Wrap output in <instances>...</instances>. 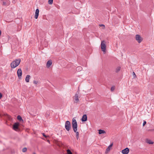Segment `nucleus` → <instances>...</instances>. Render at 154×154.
<instances>
[{
    "label": "nucleus",
    "instance_id": "c85d7f7f",
    "mask_svg": "<svg viewBox=\"0 0 154 154\" xmlns=\"http://www.w3.org/2000/svg\"><path fill=\"white\" fill-rule=\"evenodd\" d=\"M100 26H102L103 27V29H104L105 28V26L104 25H103V24H101L100 25Z\"/></svg>",
    "mask_w": 154,
    "mask_h": 154
},
{
    "label": "nucleus",
    "instance_id": "9b49d317",
    "mask_svg": "<svg viewBox=\"0 0 154 154\" xmlns=\"http://www.w3.org/2000/svg\"><path fill=\"white\" fill-rule=\"evenodd\" d=\"M39 10L38 9H37L35 11V19H37L39 15Z\"/></svg>",
    "mask_w": 154,
    "mask_h": 154
},
{
    "label": "nucleus",
    "instance_id": "20e7f679",
    "mask_svg": "<svg viewBox=\"0 0 154 154\" xmlns=\"http://www.w3.org/2000/svg\"><path fill=\"white\" fill-rule=\"evenodd\" d=\"M65 127L67 131H69L71 128V125L70 122L69 121H66L65 122Z\"/></svg>",
    "mask_w": 154,
    "mask_h": 154
},
{
    "label": "nucleus",
    "instance_id": "39448f33",
    "mask_svg": "<svg viewBox=\"0 0 154 154\" xmlns=\"http://www.w3.org/2000/svg\"><path fill=\"white\" fill-rule=\"evenodd\" d=\"M135 38L136 41L139 43H140L143 40V38L139 35H136Z\"/></svg>",
    "mask_w": 154,
    "mask_h": 154
},
{
    "label": "nucleus",
    "instance_id": "f3484780",
    "mask_svg": "<svg viewBox=\"0 0 154 154\" xmlns=\"http://www.w3.org/2000/svg\"><path fill=\"white\" fill-rule=\"evenodd\" d=\"M105 133H106V132L104 130H99V134H105Z\"/></svg>",
    "mask_w": 154,
    "mask_h": 154
},
{
    "label": "nucleus",
    "instance_id": "2eb2a0df",
    "mask_svg": "<svg viewBox=\"0 0 154 154\" xmlns=\"http://www.w3.org/2000/svg\"><path fill=\"white\" fill-rule=\"evenodd\" d=\"M30 78V76L29 75H27L26 77L25 80L27 82H29V79Z\"/></svg>",
    "mask_w": 154,
    "mask_h": 154
},
{
    "label": "nucleus",
    "instance_id": "cd10ccee",
    "mask_svg": "<svg viewBox=\"0 0 154 154\" xmlns=\"http://www.w3.org/2000/svg\"><path fill=\"white\" fill-rule=\"evenodd\" d=\"M146 121H144L143 123V126H144L146 124Z\"/></svg>",
    "mask_w": 154,
    "mask_h": 154
},
{
    "label": "nucleus",
    "instance_id": "72a5a7b5",
    "mask_svg": "<svg viewBox=\"0 0 154 154\" xmlns=\"http://www.w3.org/2000/svg\"><path fill=\"white\" fill-rule=\"evenodd\" d=\"M33 154H36L35 153H34Z\"/></svg>",
    "mask_w": 154,
    "mask_h": 154
},
{
    "label": "nucleus",
    "instance_id": "f8f14e48",
    "mask_svg": "<svg viewBox=\"0 0 154 154\" xmlns=\"http://www.w3.org/2000/svg\"><path fill=\"white\" fill-rule=\"evenodd\" d=\"M2 3L3 5H10V2L9 0H7L5 1H3Z\"/></svg>",
    "mask_w": 154,
    "mask_h": 154
},
{
    "label": "nucleus",
    "instance_id": "2f4dec72",
    "mask_svg": "<svg viewBox=\"0 0 154 154\" xmlns=\"http://www.w3.org/2000/svg\"><path fill=\"white\" fill-rule=\"evenodd\" d=\"M1 30H0V36L1 35Z\"/></svg>",
    "mask_w": 154,
    "mask_h": 154
},
{
    "label": "nucleus",
    "instance_id": "b1692460",
    "mask_svg": "<svg viewBox=\"0 0 154 154\" xmlns=\"http://www.w3.org/2000/svg\"><path fill=\"white\" fill-rule=\"evenodd\" d=\"M115 89V87L114 86H112L111 88V91H113Z\"/></svg>",
    "mask_w": 154,
    "mask_h": 154
},
{
    "label": "nucleus",
    "instance_id": "4468645a",
    "mask_svg": "<svg viewBox=\"0 0 154 154\" xmlns=\"http://www.w3.org/2000/svg\"><path fill=\"white\" fill-rule=\"evenodd\" d=\"M113 144L112 143L110 144L106 149L105 153H107L109 152L111 148L112 147Z\"/></svg>",
    "mask_w": 154,
    "mask_h": 154
},
{
    "label": "nucleus",
    "instance_id": "dca6fc26",
    "mask_svg": "<svg viewBox=\"0 0 154 154\" xmlns=\"http://www.w3.org/2000/svg\"><path fill=\"white\" fill-rule=\"evenodd\" d=\"M146 142L149 144H152L153 143V142L151 140L147 139L146 141Z\"/></svg>",
    "mask_w": 154,
    "mask_h": 154
},
{
    "label": "nucleus",
    "instance_id": "423d86ee",
    "mask_svg": "<svg viewBox=\"0 0 154 154\" xmlns=\"http://www.w3.org/2000/svg\"><path fill=\"white\" fill-rule=\"evenodd\" d=\"M22 74V72L21 69H19L17 71V75L18 78L19 79H21V75Z\"/></svg>",
    "mask_w": 154,
    "mask_h": 154
},
{
    "label": "nucleus",
    "instance_id": "c756f323",
    "mask_svg": "<svg viewBox=\"0 0 154 154\" xmlns=\"http://www.w3.org/2000/svg\"><path fill=\"white\" fill-rule=\"evenodd\" d=\"M77 69H79V70H81L82 69V67H81L79 66L77 68Z\"/></svg>",
    "mask_w": 154,
    "mask_h": 154
},
{
    "label": "nucleus",
    "instance_id": "473e14b6",
    "mask_svg": "<svg viewBox=\"0 0 154 154\" xmlns=\"http://www.w3.org/2000/svg\"><path fill=\"white\" fill-rule=\"evenodd\" d=\"M47 141H48V142H50V141H49V140H47Z\"/></svg>",
    "mask_w": 154,
    "mask_h": 154
},
{
    "label": "nucleus",
    "instance_id": "9d476101",
    "mask_svg": "<svg viewBox=\"0 0 154 154\" xmlns=\"http://www.w3.org/2000/svg\"><path fill=\"white\" fill-rule=\"evenodd\" d=\"M52 61L51 60H49L47 62L46 64V66L47 68H49L52 65Z\"/></svg>",
    "mask_w": 154,
    "mask_h": 154
},
{
    "label": "nucleus",
    "instance_id": "1a4fd4ad",
    "mask_svg": "<svg viewBox=\"0 0 154 154\" xmlns=\"http://www.w3.org/2000/svg\"><path fill=\"white\" fill-rule=\"evenodd\" d=\"M19 125V123H15L13 126V129L15 131H17V129H18V126Z\"/></svg>",
    "mask_w": 154,
    "mask_h": 154
},
{
    "label": "nucleus",
    "instance_id": "f257e3e1",
    "mask_svg": "<svg viewBox=\"0 0 154 154\" xmlns=\"http://www.w3.org/2000/svg\"><path fill=\"white\" fill-rule=\"evenodd\" d=\"M21 60L19 59H16L13 61L11 63V67L12 69H14L18 66L20 63Z\"/></svg>",
    "mask_w": 154,
    "mask_h": 154
},
{
    "label": "nucleus",
    "instance_id": "7c9ffc66",
    "mask_svg": "<svg viewBox=\"0 0 154 154\" xmlns=\"http://www.w3.org/2000/svg\"><path fill=\"white\" fill-rule=\"evenodd\" d=\"M2 97V95L1 93H0V99Z\"/></svg>",
    "mask_w": 154,
    "mask_h": 154
},
{
    "label": "nucleus",
    "instance_id": "4be33fe9",
    "mask_svg": "<svg viewBox=\"0 0 154 154\" xmlns=\"http://www.w3.org/2000/svg\"><path fill=\"white\" fill-rule=\"evenodd\" d=\"M53 0H48V3L49 4L51 5L52 4Z\"/></svg>",
    "mask_w": 154,
    "mask_h": 154
},
{
    "label": "nucleus",
    "instance_id": "5701e85b",
    "mask_svg": "<svg viewBox=\"0 0 154 154\" xmlns=\"http://www.w3.org/2000/svg\"><path fill=\"white\" fill-rule=\"evenodd\" d=\"M26 150L27 148H24L22 150V151L23 152H25L26 151Z\"/></svg>",
    "mask_w": 154,
    "mask_h": 154
},
{
    "label": "nucleus",
    "instance_id": "a211bd4d",
    "mask_svg": "<svg viewBox=\"0 0 154 154\" xmlns=\"http://www.w3.org/2000/svg\"><path fill=\"white\" fill-rule=\"evenodd\" d=\"M120 69H121L120 67L118 66V67H117L116 69V72H118L120 70Z\"/></svg>",
    "mask_w": 154,
    "mask_h": 154
},
{
    "label": "nucleus",
    "instance_id": "aec40b11",
    "mask_svg": "<svg viewBox=\"0 0 154 154\" xmlns=\"http://www.w3.org/2000/svg\"><path fill=\"white\" fill-rule=\"evenodd\" d=\"M66 152L67 154H72V153L69 149L67 150Z\"/></svg>",
    "mask_w": 154,
    "mask_h": 154
},
{
    "label": "nucleus",
    "instance_id": "ddd939ff",
    "mask_svg": "<svg viewBox=\"0 0 154 154\" xmlns=\"http://www.w3.org/2000/svg\"><path fill=\"white\" fill-rule=\"evenodd\" d=\"M82 122H85L87 120V116L85 114L83 115L81 119Z\"/></svg>",
    "mask_w": 154,
    "mask_h": 154
},
{
    "label": "nucleus",
    "instance_id": "6e6552de",
    "mask_svg": "<svg viewBox=\"0 0 154 154\" xmlns=\"http://www.w3.org/2000/svg\"><path fill=\"white\" fill-rule=\"evenodd\" d=\"M129 152V150L128 148H126L125 149L122 150V152L123 154H127Z\"/></svg>",
    "mask_w": 154,
    "mask_h": 154
},
{
    "label": "nucleus",
    "instance_id": "412c9836",
    "mask_svg": "<svg viewBox=\"0 0 154 154\" xmlns=\"http://www.w3.org/2000/svg\"><path fill=\"white\" fill-rule=\"evenodd\" d=\"M75 132L76 133V138L78 140L79 138V132H77V131Z\"/></svg>",
    "mask_w": 154,
    "mask_h": 154
},
{
    "label": "nucleus",
    "instance_id": "0eeeda50",
    "mask_svg": "<svg viewBox=\"0 0 154 154\" xmlns=\"http://www.w3.org/2000/svg\"><path fill=\"white\" fill-rule=\"evenodd\" d=\"M73 99L74 100V103H77L79 101L78 95L77 94H75V96L74 97Z\"/></svg>",
    "mask_w": 154,
    "mask_h": 154
},
{
    "label": "nucleus",
    "instance_id": "7ed1b4c3",
    "mask_svg": "<svg viewBox=\"0 0 154 154\" xmlns=\"http://www.w3.org/2000/svg\"><path fill=\"white\" fill-rule=\"evenodd\" d=\"M72 127L74 131L76 132L77 130V124L76 120L74 118L72 120Z\"/></svg>",
    "mask_w": 154,
    "mask_h": 154
},
{
    "label": "nucleus",
    "instance_id": "f03ea898",
    "mask_svg": "<svg viewBox=\"0 0 154 154\" xmlns=\"http://www.w3.org/2000/svg\"><path fill=\"white\" fill-rule=\"evenodd\" d=\"M106 42L105 40H103L101 41L100 47L101 50L103 52L104 54H105L106 52Z\"/></svg>",
    "mask_w": 154,
    "mask_h": 154
},
{
    "label": "nucleus",
    "instance_id": "a878e982",
    "mask_svg": "<svg viewBox=\"0 0 154 154\" xmlns=\"http://www.w3.org/2000/svg\"><path fill=\"white\" fill-rule=\"evenodd\" d=\"M132 74L134 77V78H136V75L135 73V72H132Z\"/></svg>",
    "mask_w": 154,
    "mask_h": 154
},
{
    "label": "nucleus",
    "instance_id": "bb28decb",
    "mask_svg": "<svg viewBox=\"0 0 154 154\" xmlns=\"http://www.w3.org/2000/svg\"><path fill=\"white\" fill-rule=\"evenodd\" d=\"M42 134H43V135L45 138H47V137H48V136H47L45 135V134L44 133H43Z\"/></svg>",
    "mask_w": 154,
    "mask_h": 154
},
{
    "label": "nucleus",
    "instance_id": "393cba45",
    "mask_svg": "<svg viewBox=\"0 0 154 154\" xmlns=\"http://www.w3.org/2000/svg\"><path fill=\"white\" fill-rule=\"evenodd\" d=\"M33 82L34 84H37L38 83V82L37 81L34 80L33 81Z\"/></svg>",
    "mask_w": 154,
    "mask_h": 154
},
{
    "label": "nucleus",
    "instance_id": "6ab92c4d",
    "mask_svg": "<svg viewBox=\"0 0 154 154\" xmlns=\"http://www.w3.org/2000/svg\"><path fill=\"white\" fill-rule=\"evenodd\" d=\"M17 119L20 121H23V120L22 119V117L20 116H18L17 117Z\"/></svg>",
    "mask_w": 154,
    "mask_h": 154
}]
</instances>
